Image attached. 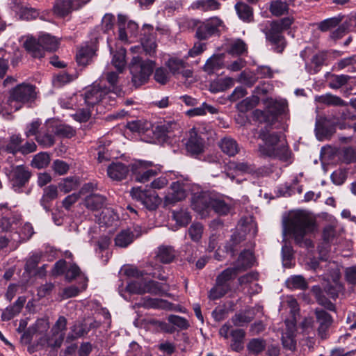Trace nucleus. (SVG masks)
<instances>
[{"instance_id":"1a4fd4ad","label":"nucleus","mask_w":356,"mask_h":356,"mask_svg":"<svg viewBox=\"0 0 356 356\" xmlns=\"http://www.w3.org/2000/svg\"><path fill=\"white\" fill-rule=\"evenodd\" d=\"M196 26L195 37L200 40H205L213 35H219L225 27L223 21L216 16L204 22H199Z\"/></svg>"},{"instance_id":"6e6d98bb","label":"nucleus","mask_w":356,"mask_h":356,"mask_svg":"<svg viewBox=\"0 0 356 356\" xmlns=\"http://www.w3.org/2000/svg\"><path fill=\"white\" fill-rule=\"evenodd\" d=\"M50 162V157L47 153L40 152L36 154L32 161L31 165L38 169L46 168Z\"/></svg>"},{"instance_id":"412c9836","label":"nucleus","mask_w":356,"mask_h":356,"mask_svg":"<svg viewBox=\"0 0 356 356\" xmlns=\"http://www.w3.org/2000/svg\"><path fill=\"white\" fill-rule=\"evenodd\" d=\"M257 310L254 307H250L240 311L232 317V322L236 327L245 326L254 318Z\"/></svg>"},{"instance_id":"69168bd1","label":"nucleus","mask_w":356,"mask_h":356,"mask_svg":"<svg viewBox=\"0 0 356 356\" xmlns=\"http://www.w3.org/2000/svg\"><path fill=\"white\" fill-rule=\"evenodd\" d=\"M247 51V45L241 39L234 40L230 45L229 52L233 55H241Z\"/></svg>"},{"instance_id":"37998d69","label":"nucleus","mask_w":356,"mask_h":356,"mask_svg":"<svg viewBox=\"0 0 356 356\" xmlns=\"http://www.w3.org/2000/svg\"><path fill=\"white\" fill-rule=\"evenodd\" d=\"M315 131L318 140L330 137L333 133V128L328 127L325 121H317L316 123Z\"/></svg>"},{"instance_id":"7ed1b4c3","label":"nucleus","mask_w":356,"mask_h":356,"mask_svg":"<svg viewBox=\"0 0 356 356\" xmlns=\"http://www.w3.org/2000/svg\"><path fill=\"white\" fill-rule=\"evenodd\" d=\"M125 274L134 277L127 285V290L130 293L143 294L149 293L154 295H159L164 292L162 285L153 280H147L144 277L145 273L140 271L136 268L130 267L125 269Z\"/></svg>"},{"instance_id":"dca6fc26","label":"nucleus","mask_w":356,"mask_h":356,"mask_svg":"<svg viewBox=\"0 0 356 356\" xmlns=\"http://www.w3.org/2000/svg\"><path fill=\"white\" fill-rule=\"evenodd\" d=\"M141 235L140 227H136L134 230L124 229L119 232L115 238V244L120 248H127L135 238Z\"/></svg>"},{"instance_id":"473e14b6","label":"nucleus","mask_w":356,"mask_h":356,"mask_svg":"<svg viewBox=\"0 0 356 356\" xmlns=\"http://www.w3.org/2000/svg\"><path fill=\"white\" fill-rule=\"evenodd\" d=\"M234 85V79L231 77L217 79L210 84V91L213 93L223 92Z\"/></svg>"},{"instance_id":"4d7b16f0","label":"nucleus","mask_w":356,"mask_h":356,"mask_svg":"<svg viewBox=\"0 0 356 356\" xmlns=\"http://www.w3.org/2000/svg\"><path fill=\"white\" fill-rule=\"evenodd\" d=\"M172 216L177 223L180 226H186L191 220V217L189 213L186 211H174L172 212Z\"/></svg>"},{"instance_id":"bf43d9fd","label":"nucleus","mask_w":356,"mask_h":356,"mask_svg":"<svg viewBox=\"0 0 356 356\" xmlns=\"http://www.w3.org/2000/svg\"><path fill=\"white\" fill-rule=\"evenodd\" d=\"M338 70L348 68V72H356V60L354 57H348L339 60L337 63Z\"/></svg>"},{"instance_id":"c756f323","label":"nucleus","mask_w":356,"mask_h":356,"mask_svg":"<svg viewBox=\"0 0 356 356\" xmlns=\"http://www.w3.org/2000/svg\"><path fill=\"white\" fill-rule=\"evenodd\" d=\"M106 197L100 194L92 193L85 198V206L92 211L99 210L106 204Z\"/></svg>"},{"instance_id":"0e129e2a","label":"nucleus","mask_w":356,"mask_h":356,"mask_svg":"<svg viewBox=\"0 0 356 356\" xmlns=\"http://www.w3.org/2000/svg\"><path fill=\"white\" fill-rule=\"evenodd\" d=\"M350 76L346 74L333 75L329 85L331 88L338 89L348 83Z\"/></svg>"},{"instance_id":"f704fd0d","label":"nucleus","mask_w":356,"mask_h":356,"mask_svg":"<svg viewBox=\"0 0 356 356\" xmlns=\"http://www.w3.org/2000/svg\"><path fill=\"white\" fill-rule=\"evenodd\" d=\"M95 54L92 46L86 45L81 47L76 54V61L81 65H86Z\"/></svg>"},{"instance_id":"a211bd4d","label":"nucleus","mask_w":356,"mask_h":356,"mask_svg":"<svg viewBox=\"0 0 356 356\" xmlns=\"http://www.w3.org/2000/svg\"><path fill=\"white\" fill-rule=\"evenodd\" d=\"M141 31L142 45L147 53L151 54L156 47L154 27L150 24H144Z\"/></svg>"},{"instance_id":"f8f14e48","label":"nucleus","mask_w":356,"mask_h":356,"mask_svg":"<svg viewBox=\"0 0 356 356\" xmlns=\"http://www.w3.org/2000/svg\"><path fill=\"white\" fill-rule=\"evenodd\" d=\"M152 162L143 161H137L131 164V170L134 175L136 181L145 183L150 180L151 178L157 175L159 169H149Z\"/></svg>"},{"instance_id":"9b49d317","label":"nucleus","mask_w":356,"mask_h":356,"mask_svg":"<svg viewBox=\"0 0 356 356\" xmlns=\"http://www.w3.org/2000/svg\"><path fill=\"white\" fill-rule=\"evenodd\" d=\"M31 173L24 165L12 166L8 173L10 181L15 191H19L29 181Z\"/></svg>"},{"instance_id":"09e8293b","label":"nucleus","mask_w":356,"mask_h":356,"mask_svg":"<svg viewBox=\"0 0 356 356\" xmlns=\"http://www.w3.org/2000/svg\"><path fill=\"white\" fill-rule=\"evenodd\" d=\"M325 55L322 53L314 55L312 58L311 65L306 64L305 69L310 74H315L319 70V67L323 64Z\"/></svg>"},{"instance_id":"a878e982","label":"nucleus","mask_w":356,"mask_h":356,"mask_svg":"<svg viewBox=\"0 0 356 356\" xmlns=\"http://www.w3.org/2000/svg\"><path fill=\"white\" fill-rule=\"evenodd\" d=\"M191 7L202 12H213L220 9L221 3L217 0H196L192 3Z\"/></svg>"},{"instance_id":"49530a36","label":"nucleus","mask_w":356,"mask_h":356,"mask_svg":"<svg viewBox=\"0 0 356 356\" xmlns=\"http://www.w3.org/2000/svg\"><path fill=\"white\" fill-rule=\"evenodd\" d=\"M145 307L155 309H172V304L167 300L159 298H148L144 303Z\"/></svg>"},{"instance_id":"680f3d73","label":"nucleus","mask_w":356,"mask_h":356,"mask_svg":"<svg viewBox=\"0 0 356 356\" xmlns=\"http://www.w3.org/2000/svg\"><path fill=\"white\" fill-rule=\"evenodd\" d=\"M127 17L126 15L119 14L118 15V38L122 41H127V34L125 31Z\"/></svg>"},{"instance_id":"4be33fe9","label":"nucleus","mask_w":356,"mask_h":356,"mask_svg":"<svg viewBox=\"0 0 356 356\" xmlns=\"http://www.w3.org/2000/svg\"><path fill=\"white\" fill-rule=\"evenodd\" d=\"M317 322L319 323L318 328V335L325 339L327 336V332L332 324V316L323 309H316L315 311Z\"/></svg>"},{"instance_id":"e433bc0d","label":"nucleus","mask_w":356,"mask_h":356,"mask_svg":"<svg viewBox=\"0 0 356 356\" xmlns=\"http://www.w3.org/2000/svg\"><path fill=\"white\" fill-rule=\"evenodd\" d=\"M221 150L229 156H233L238 152V146L235 140L231 138H224L220 143Z\"/></svg>"},{"instance_id":"de8ad7c7","label":"nucleus","mask_w":356,"mask_h":356,"mask_svg":"<svg viewBox=\"0 0 356 356\" xmlns=\"http://www.w3.org/2000/svg\"><path fill=\"white\" fill-rule=\"evenodd\" d=\"M79 186V178L76 177H69L64 179L59 184L60 190L65 193H69L76 189Z\"/></svg>"},{"instance_id":"bb28decb","label":"nucleus","mask_w":356,"mask_h":356,"mask_svg":"<svg viewBox=\"0 0 356 356\" xmlns=\"http://www.w3.org/2000/svg\"><path fill=\"white\" fill-rule=\"evenodd\" d=\"M253 262L254 256L252 252L250 250H244L240 254L233 267L237 268L238 272L240 273L242 271L245 270L248 268L251 267Z\"/></svg>"},{"instance_id":"f03ea898","label":"nucleus","mask_w":356,"mask_h":356,"mask_svg":"<svg viewBox=\"0 0 356 356\" xmlns=\"http://www.w3.org/2000/svg\"><path fill=\"white\" fill-rule=\"evenodd\" d=\"M314 220L306 212L300 211L295 213L286 222L283 223V234L291 235L296 243H302L304 237L315 230Z\"/></svg>"},{"instance_id":"393cba45","label":"nucleus","mask_w":356,"mask_h":356,"mask_svg":"<svg viewBox=\"0 0 356 356\" xmlns=\"http://www.w3.org/2000/svg\"><path fill=\"white\" fill-rule=\"evenodd\" d=\"M186 195L183 184L179 181L173 182L170 186V191L165 196V202L168 203L179 202L184 200Z\"/></svg>"},{"instance_id":"ea45409f","label":"nucleus","mask_w":356,"mask_h":356,"mask_svg":"<svg viewBox=\"0 0 356 356\" xmlns=\"http://www.w3.org/2000/svg\"><path fill=\"white\" fill-rule=\"evenodd\" d=\"M93 108L86 105L84 103L81 104L80 107L76 113L72 115L74 119L79 122H87L91 117Z\"/></svg>"},{"instance_id":"864d4df0","label":"nucleus","mask_w":356,"mask_h":356,"mask_svg":"<svg viewBox=\"0 0 356 356\" xmlns=\"http://www.w3.org/2000/svg\"><path fill=\"white\" fill-rule=\"evenodd\" d=\"M287 287L290 289H305L307 283L301 275H293L287 279L286 282Z\"/></svg>"},{"instance_id":"79ce46f5","label":"nucleus","mask_w":356,"mask_h":356,"mask_svg":"<svg viewBox=\"0 0 356 356\" xmlns=\"http://www.w3.org/2000/svg\"><path fill=\"white\" fill-rule=\"evenodd\" d=\"M223 65L222 58L220 56H213L210 57L204 65V70L208 74H211L214 73L222 67Z\"/></svg>"},{"instance_id":"b1692460","label":"nucleus","mask_w":356,"mask_h":356,"mask_svg":"<svg viewBox=\"0 0 356 356\" xmlns=\"http://www.w3.org/2000/svg\"><path fill=\"white\" fill-rule=\"evenodd\" d=\"M246 332L244 330L236 328L232 329L230 332L232 337L230 347L235 352H241L244 348V340Z\"/></svg>"},{"instance_id":"f3484780","label":"nucleus","mask_w":356,"mask_h":356,"mask_svg":"<svg viewBox=\"0 0 356 356\" xmlns=\"http://www.w3.org/2000/svg\"><path fill=\"white\" fill-rule=\"evenodd\" d=\"M129 168L126 164L120 162H112L107 168V175L113 181H120L126 179Z\"/></svg>"},{"instance_id":"8fccbe9b","label":"nucleus","mask_w":356,"mask_h":356,"mask_svg":"<svg viewBox=\"0 0 356 356\" xmlns=\"http://www.w3.org/2000/svg\"><path fill=\"white\" fill-rule=\"evenodd\" d=\"M316 100L318 102L329 105V106H344L346 105L344 101L341 99L339 97L331 95L326 94L324 95H321L316 97Z\"/></svg>"},{"instance_id":"338daca9","label":"nucleus","mask_w":356,"mask_h":356,"mask_svg":"<svg viewBox=\"0 0 356 356\" xmlns=\"http://www.w3.org/2000/svg\"><path fill=\"white\" fill-rule=\"evenodd\" d=\"M203 226L199 222L193 223L188 229V234L193 241H199L202 236Z\"/></svg>"},{"instance_id":"5fc2aeb1","label":"nucleus","mask_w":356,"mask_h":356,"mask_svg":"<svg viewBox=\"0 0 356 356\" xmlns=\"http://www.w3.org/2000/svg\"><path fill=\"white\" fill-rule=\"evenodd\" d=\"M269 9L273 15L280 16L287 13L289 7L286 2L275 0L270 2Z\"/></svg>"},{"instance_id":"72a5a7b5","label":"nucleus","mask_w":356,"mask_h":356,"mask_svg":"<svg viewBox=\"0 0 356 356\" xmlns=\"http://www.w3.org/2000/svg\"><path fill=\"white\" fill-rule=\"evenodd\" d=\"M50 126L53 125L47 124L46 130L40 132L38 136H36L37 142L43 147H50L55 143L56 134H54V131H49Z\"/></svg>"},{"instance_id":"f257e3e1","label":"nucleus","mask_w":356,"mask_h":356,"mask_svg":"<svg viewBox=\"0 0 356 356\" xmlns=\"http://www.w3.org/2000/svg\"><path fill=\"white\" fill-rule=\"evenodd\" d=\"M259 137L263 141V144L259 145V151L261 155L284 161L289 159L291 152L289 147L286 141L281 139L279 133L261 129Z\"/></svg>"},{"instance_id":"cd10ccee","label":"nucleus","mask_w":356,"mask_h":356,"mask_svg":"<svg viewBox=\"0 0 356 356\" xmlns=\"http://www.w3.org/2000/svg\"><path fill=\"white\" fill-rule=\"evenodd\" d=\"M24 303L25 298L24 297H19L13 305L6 307L2 312V320L6 321L11 320L21 312Z\"/></svg>"},{"instance_id":"423d86ee","label":"nucleus","mask_w":356,"mask_h":356,"mask_svg":"<svg viewBox=\"0 0 356 356\" xmlns=\"http://www.w3.org/2000/svg\"><path fill=\"white\" fill-rule=\"evenodd\" d=\"M238 273V268L233 266L222 270L216 277V284L210 290L209 298L211 300H217L230 291L232 289V282L234 280Z\"/></svg>"},{"instance_id":"58836bf2","label":"nucleus","mask_w":356,"mask_h":356,"mask_svg":"<svg viewBox=\"0 0 356 356\" xmlns=\"http://www.w3.org/2000/svg\"><path fill=\"white\" fill-rule=\"evenodd\" d=\"M231 209L230 204L225 202V200L216 197L212 195L211 197V211H214L219 215H226Z\"/></svg>"},{"instance_id":"6ab92c4d","label":"nucleus","mask_w":356,"mask_h":356,"mask_svg":"<svg viewBox=\"0 0 356 356\" xmlns=\"http://www.w3.org/2000/svg\"><path fill=\"white\" fill-rule=\"evenodd\" d=\"M11 8L16 15L23 20H33L39 16V10L23 5L16 1L13 3Z\"/></svg>"},{"instance_id":"774afa93","label":"nucleus","mask_w":356,"mask_h":356,"mask_svg":"<svg viewBox=\"0 0 356 356\" xmlns=\"http://www.w3.org/2000/svg\"><path fill=\"white\" fill-rule=\"evenodd\" d=\"M257 81V77L255 74L247 71L242 72L237 80L238 82L243 83L248 87H252Z\"/></svg>"},{"instance_id":"4c0bfd02","label":"nucleus","mask_w":356,"mask_h":356,"mask_svg":"<svg viewBox=\"0 0 356 356\" xmlns=\"http://www.w3.org/2000/svg\"><path fill=\"white\" fill-rule=\"evenodd\" d=\"M73 10H76L75 6L70 0H58L54 6V13L62 17L68 15Z\"/></svg>"},{"instance_id":"9d476101","label":"nucleus","mask_w":356,"mask_h":356,"mask_svg":"<svg viewBox=\"0 0 356 356\" xmlns=\"http://www.w3.org/2000/svg\"><path fill=\"white\" fill-rule=\"evenodd\" d=\"M179 125L172 120H164L158 122L153 127L152 132L153 134L152 142L155 143H164L168 142L173 135L175 130H177Z\"/></svg>"},{"instance_id":"603ef678","label":"nucleus","mask_w":356,"mask_h":356,"mask_svg":"<svg viewBox=\"0 0 356 356\" xmlns=\"http://www.w3.org/2000/svg\"><path fill=\"white\" fill-rule=\"evenodd\" d=\"M42 47L47 51H55L58 46V40L49 34H43L39 38Z\"/></svg>"},{"instance_id":"c9c22d12","label":"nucleus","mask_w":356,"mask_h":356,"mask_svg":"<svg viewBox=\"0 0 356 356\" xmlns=\"http://www.w3.org/2000/svg\"><path fill=\"white\" fill-rule=\"evenodd\" d=\"M175 250L172 246L161 245L158 248L156 257L159 261L164 264L172 262L175 258Z\"/></svg>"},{"instance_id":"4468645a","label":"nucleus","mask_w":356,"mask_h":356,"mask_svg":"<svg viewBox=\"0 0 356 356\" xmlns=\"http://www.w3.org/2000/svg\"><path fill=\"white\" fill-rule=\"evenodd\" d=\"M325 268H326L325 270L327 271V275L331 277L333 284H327L324 289L331 298H336L341 289V286L339 282L340 277L339 269L334 262L326 264Z\"/></svg>"},{"instance_id":"2f4dec72","label":"nucleus","mask_w":356,"mask_h":356,"mask_svg":"<svg viewBox=\"0 0 356 356\" xmlns=\"http://www.w3.org/2000/svg\"><path fill=\"white\" fill-rule=\"evenodd\" d=\"M266 346V341L263 338H252L248 342L246 348L250 355L257 356L265 350Z\"/></svg>"},{"instance_id":"13d9d810","label":"nucleus","mask_w":356,"mask_h":356,"mask_svg":"<svg viewBox=\"0 0 356 356\" xmlns=\"http://www.w3.org/2000/svg\"><path fill=\"white\" fill-rule=\"evenodd\" d=\"M150 124L141 120H134L127 123V128L133 132L145 133L148 131Z\"/></svg>"},{"instance_id":"c85d7f7f","label":"nucleus","mask_w":356,"mask_h":356,"mask_svg":"<svg viewBox=\"0 0 356 356\" xmlns=\"http://www.w3.org/2000/svg\"><path fill=\"white\" fill-rule=\"evenodd\" d=\"M24 45L26 51L35 58H42L44 54L45 49L39 39L37 40L35 38H29L25 41Z\"/></svg>"},{"instance_id":"3c124183","label":"nucleus","mask_w":356,"mask_h":356,"mask_svg":"<svg viewBox=\"0 0 356 356\" xmlns=\"http://www.w3.org/2000/svg\"><path fill=\"white\" fill-rule=\"evenodd\" d=\"M49 131H54V134L57 136L66 138H71L75 134V130L72 127L65 124L50 126Z\"/></svg>"},{"instance_id":"39448f33","label":"nucleus","mask_w":356,"mask_h":356,"mask_svg":"<svg viewBox=\"0 0 356 356\" xmlns=\"http://www.w3.org/2000/svg\"><path fill=\"white\" fill-rule=\"evenodd\" d=\"M293 22V19L287 17L270 23V29L265 32V35L266 39L275 46V51L282 53L284 51L286 47V42L282 35V32L289 29Z\"/></svg>"},{"instance_id":"a18cd8bd","label":"nucleus","mask_w":356,"mask_h":356,"mask_svg":"<svg viewBox=\"0 0 356 356\" xmlns=\"http://www.w3.org/2000/svg\"><path fill=\"white\" fill-rule=\"evenodd\" d=\"M125 54V49L121 48L113 55L112 64L118 72H122L126 65Z\"/></svg>"},{"instance_id":"6e6552de","label":"nucleus","mask_w":356,"mask_h":356,"mask_svg":"<svg viewBox=\"0 0 356 356\" xmlns=\"http://www.w3.org/2000/svg\"><path fill=\"white\" fill-rule=\"evenodd\" d=\"M81 100L87 105L94 107L99 104L105 106L106 104H111L114 98L111 97V92L106 88H102L99 85L94 84L88 88L84 95L81 96Z\"/></svg>"},{"instance_id":"052dcab7","label":"nucleus","mask_w":356,"mask_h":356,"mask_svg":"<svg viewBox=\"0 0 356 356\" xmlns=\"http://www.w3.org/2000/svg\"><path fill=\"white\" fill-rule=\"evenodd\" d=\"M258 102L259 97L255 95H252V97H247L241 101L238 104V108L242 112H245L252 109L258 104Z\"/></svg>"},{"instance_id":"2eb2a0df","label":"nucleus","mask_w":356,"mask_h":356,"mask_svg":"<svg viewBox=\"0 0 356 356\" xmlns=\"http://www.w3.org/2000/svg\"><path fill=\"white\" fill-rule=\"evenodd\" d=\"M134 199L140 201L149 210L154 209L156 207L158 199L154 193L142 190L140 188H133L130 192Z\"/></svg>"},{"instance_id":"e2e57ef3","label":"nucleus","mask_w":356,"mask_h":356,"mask_svg":"<svg viewBox=\"0 0 356 356\" xmlns=\"http://www.w3.org/2000/svg\"><path fill=\"white\" fill-rule=\"evenodd\" d=\"M22 138L19 135H13L9 143L6 145V149L10 153L15 154L21 150Z\"/></svg>"},{"instance_id":"5701e85b","label":"nucleus","mask_w":356,"mask_h":356,"mask_svg":"<svg viewBox=\"0 0 356 356\" xmlns=\"http://www.w3.org/2000/svg\"><path fill=\"white\" fill-rule=\"evenodd\" d=\"M204 148V139L198 134L196 128L190 131V136L186 143L188 152L193 154L201 153Z\"/></svg>"},{"instance_id":"ddd939ff","label":"nucleus","mask_w":356,"mask_h":356,"mask_svg":"<svg viewBox=\"0 0 356 356\" xmlns=\"http://www.w3.org/2000/svg\"><path fill=\"white\" fill-rule=\"evenodd\" d=\"M212 194L209 192L201 191L193 195L191 207L194 211L202 217H206L211 211Z\"/></svg>"},{"instance_id":"a19ab883","label":"nucleus","mask_w":356,"mask_h":356,"mask_svg":"<svg viewBox=\"0 0 356 356\" xmlns=\"http://www.w3.org/2000/svg\"><path fill=\"white\" fill-rule=\"evenodd\" d=\"M235 9L240 19L244 22H250L253 17L252 8L245 3H237Z\"/></svg>"},{"instance_id":"c03bdc74","label":"nucleus","mask_w":356,"mask_h":356,"mask_svg":"<svg viewBox=\"0 0 356 356\" xmlns=\"http://www.w3.org/2000/svg\"><path fill=\"white\" fill-rule=\"evenodd\" d=\"M312 292L315 295L319 305L330 311H334L335 309L334 305L323 295V292L319 286H314L312 289Z\"/></svg>"},{"instance_id":"7c9ffc66","label":"nucleus","mask_w":356,"mask_h":356,"mask_svg":"<svg viewBox=\"0 0 356 356\" xmlns=\"http://www.w3.org/2000/svg\"><path fill=\"white\" fill-rule=\"evenodd\" d=\"M286 326L289 327V329L282 334V345L288 350H294L296 347V341L295 340V324L291 323L289 325L288 322H286Z\"/></svg>"},{"instance_id":"aec40b11","label":"nucleus","mask_w":356,"mask_h":356,"mask_svg":"<svg viewBox=\"0 0 356 356\" xmlns=\"http://www.w3.org/2000/svg\"><path fill=\"white\" fill-rule=\"evenodd\" d=\"M17 220V217L14 216L13 211L8 204H0V228L2 231L10 230L12 225Z\"/></svg>"},{"instance_id":"0eeeda50","label":"nucleus","mask_w":356,"mask_h":356,"mask_svg":"<svg viewBox=\"0 0 356 356\" xmlns=\"http://www.w3.org/2000/svg\"><path fill=\"white\" fill-rule=\"evenodd\" d=\"M155 63L152 60H143L138 56L134 57L129 69L132 75V82L136 87L146 83L153 72Z\"/></svg>"},{"instance_id":"20e7f679","label":"nucleus","mask_w":356,"mask_h":356,"mask_svg":"<svg viewBox=\"0 0 356 356\" xmlns=\"http://www.w3.org/2000/svg\"><path fill=\"white\" fill-rule=\"evenodd\" d=\"M36 88L35 86L22 83L12 88L9 92L8 105L10 111H17L24 106L32 103L36 98Z\"/></svg>"}]
</instances>
